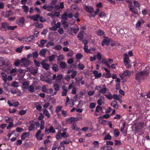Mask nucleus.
<instances>
[{
	"instance_id": "nucleus-1",
	"label": "nucleus",
	"mask_w": 150,
	"mask_h": 150,
	"mask_svg": "<svg viewBox=\"0 0 150 150\" xmlns=\"http://www.w3.org/2000/svg\"><path fill=\"white\" fill-rule=\"evenodd\" d=\"M148 73L149 71L147 70L137 72L136 75V80L137 81H139L143 79L145 76H147Z\"/></svg>"
},
{
	"instance_id": "nucleus-2",
	"label": "nucleus",
	"mask_w": 150,
	"mask_h": 150,
	"mask_svg": "<svg viewBox=\"0 0 150 150\" xmlns=\"http://www.w3.org/2000/svg\"><path fill=\"white\" fill-rule=\"evenodd\" d=\"M148 73L149 71L147 70L137 72L136 75V80L137 81H139L143 79L145 76H147Z\"/></svg>"
},
{
	"instance_id": "nucleus-3",
	"label": "nucleus",
	"mask_w": 150,
	"mask_h": 150,
	"mask_svg": "<svg viewBox=\"0 0 150 150\" xmlns=\"http://www.w3.org/2000/svg\"><path fill=\"white\" fill-rule=\"evenodd\" d=\"M123 56L124 57V62L125 66L127 68H130L131 66L130 64V60L127 54V53H125L123 55Z\"/></svg>"
},
{
	"instance_id": "nucleus-4",
	"label": "nucleus",
	"mask_w": 150,
	"mask_h": 150,
	"mask_svg": "<svg viewBox=\"0 0 150 150\" xmlns=\"http://www.w3.org/2000/svg\"><path fill=\"white\" fill-rule=\"evenodd\" d=\"M68 134L66 132L62 133L60 131H59L56 134L55 137L57 140H59L62 139V137L66 138L68 137Z\"/></svg>"
},
{
	"instance_id": "nucleus-5",
	"label": "nucleus",
	"mask_w": 150,
	"mask_h": 150,
	"mask_svg": "<svg viewBox=\"0 0 150 150\" xmlns=\"http://www.w3.org/2000/svg\"><path fill=\"white\" fill-rule=\"evenodd\" d=\"M79 30V28L78 26H76L74 28H71L69 29L67 32L70 35H72L73 33H76Z\"/></svg>"
},
{
	"instance_id": "nucleus-6",
	"label": "nucleus",
	"mask_w": 150,
	"mask_h": 150,
	"mask_svg": "<svg viewBox=\"0 0 150 150\" xmlns=\"http://www.w3.org/2000/svg\"><path fill=\"white\" fill-rule=\"evenodd\" d=\"M63 76L61 74H59L57 76L56 75L54 74L52 76V79L53 80H55L57 83H60L62 79Z\"/></svg>"
},
{
	"instance_id": "nucleus-7",
	"label": "nucleus",
	"mask_w": 150,
	"mask_h": 150,
	"mask_svg": "<svg viewBox=\"0 0 150 150\" xmlns=\"http://www.w3.org/2000/svg\"><path fill=\"white\" fill-rule=\"evenodd\" d=\"M21 67H26L28 66L30 64L29 60L25 58H23L21 59Z\"/></svg>"
},
{
	"instance_id": "nucleus-8",
	"label": "nucleus",
	"mask_w": 150,
	"mask_h": 150,
	"mask_svg": "<svg viewBox=\"0 0 150 150\" xmlns=\"http://www.w3.org/2000/svg\"><path fill=\"white\" fill-rule=\"evenodd\" d=\"M14 14V13L11 11V10L4 11L2 13L1 15L5 17H8L9 16L13 15Z\"/></svg>"
},
{
	"instance_id": "nucleus-9",
	"label": "nucleus",
	"mask_w": 150,
	"mask_h": 150,
	"mask_svg": "<svg viewBox=\"0 0 150 150\" xmlns=\"http://www.w3.org/2000/svg\"><path fill=\"white\" fill-rule=\"evenodd\" d=\"M45 132L47 134H49V133L54 134L56 133L55 129L52 125H51L48 129H45Z\"/></svg>"
},
{
	"instance_id": "nucleus-10",
	"label": "nucleus",
	"mask_w": 150,
	"mask_h": 150,
	"mask_svg": "<svg viewBox=\"0 0 150 150\" xmlns=\"http://www.w3.org/2000/svg\"><path fill=\"white\" fill-rule=\"evenodd\" d=\"M131 75V72L129 70H125L124 72L120 75L121 78H124L127 76H130Z\"/></svg>"
},
{
	"instance_id": "nucleus-11",
	"label": "nucleus",
	"mask_w": 150,
	"mask_h": 150,
	"mask_svg": "<svg viewBox=\"0 0 150 150\" xmlns=\"http://www.w3.org/2000/svg\"><path fill=\"white\" fill-rule=\"evenodd\" d=\"M42 131L41 130H38L36 134V137L38 140H41L42 139V137L43 136L42 134H41Z\"/></svg>"
},
{
	"instance_id": "nucleus-12",
	"label": "nucleus",
	"mask_w": 150,
	"mask_h": 150,
	"mask_svg": "<svg viewBox=\"0 0 150 150\" xmlns=\"http://www.w3.org/2000/svg\"><path fill=\"white\" fill-rule=\"evenodd\" d=\"M35 38L33 35H30L27 38H24V41L26 42H32L34 39Z\"/></svg>"
},
{
	"instance_id": "nucleus-13",
	"label": "nucleus",
	"mask_w": 150,
	"mask_h": 150,
	"mask_svg": "<svg viewBox=\"0 0 150 150\" xmlns=\"http://www.w3.org/2000/svg\"><path fill=\"white\" fill-rule=\"evenodd\" d=\"M61 26L60 23L58 22L56 24L55 23V26H53L51 28H50L49 29L55 31L57 30L58 28H59Z\"/></svg>"
},
{
	"instance_id": "nucleus-14",
	"label": "nucleus",
	"mask_w": 150,
	"mask_h": 150,
	"mask_svg": "<svg viewBox=\"0 0 150 150\" xmlns=\"http://www.w3.org/2000/svg\"><path fill=\"white\" fill-rule=\"evenodd\" d=\"M40 17V15L39 14H36L33 16H30L29 17V18L31 20H33L34 21H37L38 20V19Z\"/></svg>"
},
{
	"instance_id": "nucleus-15",
	"label": "nucleus",
	"mask_w": 150,
	"mask_h": 150,
	"mask_svg": "<svg viewBox=\"0 0 150 150\" xmlns=\"http://www.w3.org/2000/svg\"><path fill=\"white\" fill-rule=\"evenodd\" d=\"M111 41H110V40L108 38L105 37L102 42V45L103 46L105 45H107Z\"/></svg>"
},
{
	"instance_id": "nucleus-16",
	"label": "nucleus",
	"mask_w": 150,
	"mask_h": 150,
	"mask_svg": "<svg viewBox=\"0 0 150 150\" xmlns=\"http://www.w3.org/2000/svg\"><path fill=\"white\" fill-rule=\"evenodd\" d=\"M84 9L86 11L91 13H93L94 11L93 8L91 6H85L84 7Z\"/></svg>"
},
{
	"instance_id": "nucleus-17",
	"label": "nucleus",
	"mask_w": 150,
	"mask_h": 150,
	"mask_svg": "<svg viewBox=\"0 0 150 150\" xmlns=\"http://www.w3.org/2000/svg\"><path fill=\"white\" fill-rule=\"evenodd\" d=\"M41 64L43 67L46 70H48L49 67V65L48 64L46 63L44 61H42L41 62Z\"/></svg>"
},
{
	"instance_id": "nucleus-18",
	"label": "nucleus",
	"mask_w": 150,
	"mask_h": 150,
	"mask_svg": "<svg viewBox=\"0 0 150 150\" xmlns=\"http://www.w3.org/2000/svg\"><path fill=\"white\" fill-rule=\"evenodd\" d=\"M129 8L132 12L134 14H137L138 11L137 9L134 7L132 5L129 4Z\"/></svg>"
},
{
	"instance_id": "nucleus-19",
	"label": "nucleus",
	"mask_w": 150,
	"mask_h": 150,
	"mask_svg": "<svg viewBox=\"0 0 150 150\" xmlns=\"http://www.w3.org/2000/svg\"><path fill=\"white\" fill-rule=\"evenodd\" d=\"M1 75L2 79L5 83H6L7 81V75L5 73L2 72L1 73Z\"/></svg>"
},
{
	"instance_id": "nucleus-20",
	"label": "nucleus",
	"mask_w": 150,
	"mask_h": 150,
	"mask_svg": "<svg viewBox=\"0 0 150 150\" xmlns=\"http://www.w3.org/2000/svg\"><path fill=\"white\" fill-rule=\"evenodd\" d=\"M25 22V18L23 17L20 18L18 22V24L21 26H23Z\"/></svg>"
},
{
	"instance_id": "nucleus-21",
	"label": "nucleus",
	"mask_w": 150,
	"mask_h": 150,
	"mask_svg": "<svg viewBox=\"0 0 150 150\" xmlns=\"http://www.w3.org/2000/svg\"><path fill=\"white\" fill-rule=\"evenodd\" d=\"M74 105V100L73 99H71L69 101H68V103H66V106H69L70 107H72Z\"/></svg>"
},
{
	"instance_id": "nucleus-22",
	"label": "nucleus",
	"mask_w": 150,
	"mask_h": 150,
	"mask_svg": "<svg viewBox=\"0 0 150 150\" xmlns=\"http://www.w3.org/2000/svg\"><path fill=\"white\" fill-rule=\"evenodd\" d=\"M102 62L103 64H105L108 68L110 69V65L108 63V60L105 59H103L102 60Z\"/></svg>"
},
{
	"instance_id": "nucleus-23",
	"label": "nucleus",
	"mask_w": 150,
	"mask_h": 150,
	"mask_svg": "<svg viewBox=\"0 0 150 150\" xmlns=\"http://www.w3.org/2000/svg\"><path fill=\"white\" fill-rule=\"evenodd\" d=\"M104 97L103 96H100V98L97 100L98 103L99 105H101L104 101Z\"/></svg>"
},
{
	"instance_id": "nucleus-24",
	"label": "nucleus",
	"mask_w": 150,
	"mask_h": 150,
	"mask_svg": "<svg viewBox=\"0 0 150 150\" xmlns=\"http://www.w3.org/2000/svg\"><path fill=\"white\" fill-rule=\"evenodd\" d=\"M103 76L106 78H109L112 77V75L110 71L104 73L103 74Z\"/></svg>"
},
{
	"instance_id": "nucleus-25",
	"label": "nucleus",
	"mask_w": 150,
	"mask_h": 150,
	"mask_svg": "<svg viewBox=\"0 0 150 150\" xmlns=\"http://www.w3.org/2000/svg\"><path fill=\"white\" fill-rule=\"evenodd\" d=\"M4 119L6 123H9L13 122V120L11 117H9L8 116H5Z\"/></svg>"
},
{
	"instance_id": "nucleus-26",
	"label": "nucleus",
	"mask_w": 150,
	"mask_h": 150,
	"mask_svg": "<svg viewBox=\"0 0 150 150\" xmlns=\"http://www.w3.org/2000/svg\"><path fill=\"white\" fill-rule=\"evenodd\" d=\"M29 134L28 132L23 133L21 136V139L22 140H24L28 138Z\"/></svg>"
},
{
	"instance_id": "nucleus-27",
	"label": "nucleus",
	"mask_w": 150,
	"mask_h": 150,
	"mask_svg": "<svg viewBox=\"0 0 150 150\" xmlns=\"http://www.w3.org/2000/svg\"><path fill=\"white\" fill-rule=\"evenodd\" d=\"M47 42L46 40H42L40 41V44H38V42H37V44H38V45L39 47H43L44 46V45Z\"/></svg>"
},
{
	"instance_id": "nucleus-28",
	"label": "nucleus",
	"mask_w": 150,
	"mask_h": 150,
	"mask_svg": "<svg viewBox=\"0 0 150 150\" xmlns=\"http://www.w3.org/2000/svg\"><path fill=\"white\" fill-rule=\"evenodd\" d=\"M93 73L94 74L96 78H98L101 76V73H98L97 71L95 70L93 71Z\"/></svg>"
},
{
	"instance_id": "nucleus-29",
	"label": "nucleus",
	"mask_w": 150,
	"mask_h": 150,
	"mask_svg": "<svg viewBox=\"0 0 150 150\" xmlns=\"http://www.w3.org/2000/svg\"><path fill=\"white\" fill-rule=\"evenodd\" d=\"M144 21L142 19H141L137 22L136 25V27L137 28H140L141 24L142 23H144Z\"/></svg>"
},
{
	"instance_id": "nucleus-30",
	"label": "nucleus",
	"mask_w": 150,
	"mask_h": 150,
	"mask_svg": "<svg viewBox=\"0 0 150 150\" xmlns=\"http://www.w3.org/2000/svg\"><path fill=\"white\" fill-rule=\"evenodd\" d=\"M53 87L54 90L55 91H58L60 89V87L57 83H54L53 84Z\"/></svg>"
},
{
	"instance_id": "nucleus-31",
	"label": "nucleus",
	"mask_w": 150,
	"mask_h": 150,
	"mask_svg": "<svg viewBox=\"0 0 150 150\" xmlns=\"http://www.w3.org/2000/svg\"><path fill=\"white\" fill-rule=\"evenodd\" d=\"M22 85L23 86V89H27L29 86V83L25 81L23 82Z\"/></svg>"
},
{
	"instance_id": "nucleus-32",
	"label": "nucleus",
	"mask_w": 150,
	"mask_h": 150,
	"mask_svg": "<svg viewBox=\"0 0 150 150\" xmlns=\"http://www.w3.org/2000/svg\"><path fill=\"white\" fill-rule=\"evenodd\" d=\"M72 128L74 130L77 131H80L81 129L80 128L76 126V123H74L73 124L72 126Z\"/></svg>"
},
{
	"instance_id": "nucleus-33",
	"label": "nucleus",
	"mask_w": 150,
	"mask_h": 150,
	"mask_svg": "<svg viewBox=\"0 0 150 150\" xmlns=\"http://www.w3.org/2000/svg\"><path fill=\"white\" fill-rule=\"evenodd\" d=\"M121 98L122 96L120 94L117 95L115 94L113 95V98L116 100H119Z\"/></svg>"
},
{
	"instance_id": "nucleus-34",
	"label": "nucleus",
	"mask_w": 150,
	"mask_h": 150,
	"mask_svg": "<svg viewBox=\"0 0 150 150\" xmlns=\"http://www.w3.org/2000/svg\"><path fill=\"white\" fill-rule=\"evenodd\" d=\"M72 142V141L70 140H66L65 141H63L61 142L60 143V144L63 145L64 144H68L69 143H71Z\"/></svg>"
},
{
	"instance_id": "nucleus-35",
	"label": "nucleus",
	"mask_w": 150,
	"mask_h": 150,
	"mask_svg": "<svg viewBox=\"0 0 150 150\" xmlns=\"http://www.w3.org/2000/svg\"><path fill=\"white\" fill-rule=\"evenodd\" d=\"M111 105L112 107L115 108L117 109L118 108V105L117 102L115 101H112L111 103Z\"/></svg>"
},
{
	"instance_id": "nucleus-36",
	"label": "nucleus",
	"mask_w": 150,
	"mask_h": 150,
	"mask_svg": "<svg viewBox=\"0 0 150 150\" xmlns=\"http://www.w3.org/2000/svg\"><path fill=\"white\" fill-rule=\"evenodd\" d=\"M96 34L97 35L99 36H105V34L104 32L102 30H99L97 32Z\"/></svg>"
},
{
	"instance_id": "nucleus-37",
	"label": "nucleus",
	"mask_w": 150,
	"mask_h": 150,
	"mask_svg": "<svg viewBox=\"0 0 150 150\" xmlns=\"http://www.w3.org/2000/svg\"><path fill=\"white\" fill-rule=\"evenodd\" d=\"M100 10L99 8H97L96 10L93 14H90L89 16L90 17H94L96 15H97L99 12Z\"/></svg>"
},
{
	"instance_id": "nucleus-38",
	"label": "nucleus",
	"mask_w": 150,
	"mask_h": 150,
	"mask_svg": "<svg viewBox=\"0 0 150 150\" xmlns=\"http://www.w3.org/2000/svg\"><path fill=\"white\" fill-rule=\"evenodd\" d=\"M8 24L7 23H3L2 25V27L4 28L5 30H6L8 29Z\"/></svg>"
},
{
	"instance_id": "nucleus-39",
	"label": "nucleus",
	"mask_w": 150,
	"mask_h": 150,
	"mask_svg": "<svg viewBox=\"0 0 150 150\" xmlns=\"http://www.w3.org/2000/svg\"><path fill=\"white\" fill-rule=\"evenodd\" d=\"M92 144L93 145V147L96 148H98L99 145V142L96 141H94L92 142Z\"/></svg>"
},
{
	"instance_id": "nucleus-40",
	"label": "nucleus",
	"mask_w": 150,
	"mask_h": 150,
	"mask_svg": "<svg viewBox=\"0 0 150 150\" xmlns=\"http://www.w3.org/2000/svg\"><path fill=\"white\" fill-rule=\"evenodd\" d=\"M67 122L69 123H75V119L74 118H71L68 120Z\"/></svg>"
},
{
	"instance_id": "nucleus-41",
	"label": "nucleus",
	"mask_w": 150,
	"mask_h": 150,
	"mask_svg": "<svg viewBox=\"0 0 150 150\" xmlns=\"http://www.w3.org/2000/svg\"><path fill=\"white\" fill-rule=\"evenodd\" d=\"M33 25L36 27L37 28H41L43 27V25L42 24L39 23H35L33 24Z\"/></svg>"
},
{
	"instance_id": "nucleus-42",
	"label": "nucleus",
	"mask_w": 150,
	"mask_h": 150,
	"mask_svg": "<svg viewBox=\"0 0 150 150\" xmlns=\"http://www.w3.org/2000/svg\"><path fill=\"white\" fill-rule=\"evenodd\" d=\"M83 31H82L79 33L78 35V38L79 40H81L83 39Z\"/></svg>"
},
{
	"instance_id": "nucleus-43",
	"label": "nucleus",
	"mask_w": 150,
	"mask_h": 150,
	"mask_svg": "<svg viewBox=\"0 0 150 150\" xmlns=\"http://www.w3.org/2000/svg\"><path fill=\"white\" fill-rule=\"evenodd\" d=\"M24 47L23 46L21 45L17 48L15 50L16 52H17L20 53L22 52V49L24 48Z\"/></svg>"
},
{
	"instance_id": "nucleus-44",
	"label": "nucleus",
	"mask_w": 150,
	"mask_h": 150,
	"mask_svg": "<svg viewBox=\"0 0 150 150\" xmlns=\"http://www.w3.org/2000/svg\"><path fill=\"white\" fill-rule=\"evenodd\" d=\"M27 89L29 91L31 92H33L34 91V87L33 85L29 86Z\"/></svg>"
},
{
	"instance_id": "nucleus-45",
	"label": "nucleus",
	"mask_w": 150,
	"mask_h": 150,
	"mask_svg": "<svg viewBox=\"0 0 150 150\" xmlns=\"http://www.w3.org/2000/svg\"><path fill=\"white\" fill-rule=\"evenodd\" d=\"M52 69L55 72L59 70L58 65L56 64H54L52 68Z\"/></svg>"
},
{
	"instance_id": "nucleus-46",
	"label": "nucleus",
	"mask_w": 150,
	"mask_h": 150,
	"mask_svg": "<svg viewBox=\"0 0 150 150\" xmlns=\"http://www.w3.org/2000/svg\"><path fill=\"white\" fill-rule=\"evenodd\" d=\"M11 86H12L15 87H17L19 86L18 82L15 81L12 82L11 83Z\"/></svg>"
},
{
	"instance_id": "nucleus-47",
	"label": "nucleus",
	"mask_w": 150,
	"mask_h": 150,
	"mask_svg": "<svg viewBox=\"0 0 150 150\" xmlns=\"http://www.w3.org/2000/svg\"><path fill=\"white\" fill-rule=\"evenodd\" d=\"M56 57V55L53 54L49 57L48 58L50 61H53Z\"/></svg>"
},
{
	"instance_id": "nucleus-48",
	"label": "nucleus",
	"mask_w": 150,
	"mask_h": 150,
	"mask_svg": "<svg viewBox=\"0 0 150 150\" xmlns=\"http://www.w3.org/2000/svg\"><path fill=\"white\" fill-rule=\"evenodd\" d=\"M48 86H47L44 85L42 88V90L43 92L47 93V91Z\"/></svg>"
},
{
	"instance_id": "nucleus-49",
	"label": "nucleus",
	"mask_w": 150,
	"mask_h": 150,
	"mask_svg": "<svg viewBox=\"0 0 150 150\" xmlns=\"http://www.w3.org/2000/svg\"><path fill=\"white\" fill-rule=\"evenodd\" d=\"M56 57H57V60L58 61H60L64 59V56L62 54H60L59 56L56 55Z\"/></svg>"
},
{
	"instance_id": "nucleus-50",
	"label": "nucleus",
	"mask_w": 150,
	"mask_h": 150,
	"mask_svg": "<svg viewBox=\"0 0 150 150\" xmlns=\"http://www.w3.org/2000/svg\"><path fill=\"white\" fill-rule=\"evenodd\" d=\"M85 67V65L79 63L78 65V68L80 70H83Z\"/></svg>"
},
{
	"instance_id": "nucleus-51",
	"label": "nucleus",
	"mask_w": 150,
	"mask_h": 150,
	"mask_svg": "<svg viewBox=\"0 0 150 150\" xmlns=\"http://www.w3.org/2000/svg\"><path fill=\"white\" fill-rule=\"evenodd\" d=\"M83 57V55L80 53H77L76 56V58L77 60H80Z\"/></svg>"
},
{
	"instance_id": "nucleus-52",
	"label": "nucleus",
	"mask_w": 150,
	"mask_h": 150,
	"mask_svg": "<svg viewBox=\"0 0 150 150\" xmlns=\"http://www.w3.org/2000/svg\"><path fill=\"white\" fill-rule=\"evenodd\" d=\"M84 50L85 52L87 53L90 52V50L88 49V46L86 45H85L84 46Z\"/></svg>"
},
{
	"instance_id": "nucleus-53",
	"label": "nucleus",
	"mask_w": 150,
	"mask_h": 150,
	"mask_svg": "<svg viewBox=\"0 0 150 150\" xmlns=\"http://www.w3.org/2000/svg\"><path fill=\"white\" fill-rule=\"evenodd\" d=\"M43 113L47 117L49 118L50 117V115L47 110L45 109L44 110Z\"/></svg>"
},
{
	"instance_id": "nucleus-54",
	"label": "nucleus",
	"mask_w": 150,
	"mask_h": 150,
	"mask_svg": "<svg viewBox=\"0 0 150 150\" xmlns=\"http://www.w3.org/2000/svg\"><path fill=\"white\" fill-rule=\"evenodd\" d=\"M119 134V132L117 129H115L114 132V135L115 137H118Z\"/></svg>"
},
{
	"instance_id": "nucleus-55",
	"label": "nucleus",
	"mask_w": 150,
	"mask_h": 150,
	"mask_svg": "<svg viewBox=\"0 0 150 150\" xmlns=\"http://www.w3.org/2000/svg\"><path fill=\"white\" fill-rule=\"evenodd\" d=\"M72 10H76V11H79V9L78 7L76 5H73L72 6Z\"/></svg>"
},
{
	"instance_id": "nucleus-56",
	"label": "nucleus",
	"mask_w": 150,
	"mask_h": 150,
	"mask_svg": "<svg viewBox=\"0 0 150 150\" xmlns=\"http://www.w3.org/2000/svg\"><path fill=\"white\" fill-rule=\"evenodd\" d=\"M40 123V129L41 130L43 129L44 128L45 122L44 121L42 120L41 121Z\"/></svg>"
},
{
	"instance_id": "nucleus-57",
	"label": "nucleus",
	"mask_w": 150,
	"mask_h": 150,
	"mask_svg": "<svg viewBox=\"0 0 150 150\" xmlns=\"http://www.w3.org/2000/svg\"><path fill=\"white\" fill-rule=\"evenodd\" d=\"M62 108V107L61 106H59L57 107L56 108V109L55 110V111L57 113H58L61 110V109Z\"/></svg>"
},
{
	"instance_id": "nucleus-58",
	"label": "nucleus",
	"mask_w": 150,
	"mask_h": 150,
	"mask_svg": "<svg viewBox=\"0 0 150 150\" xmlns=\"http://www.w3.org/2000/svg\"><path fill=\"white\" fill-rule=\"evenodd\" d=\"M105 96L106 98L109 99L111 100L113 98V96H112L111 94L110 93H109L108 94H105Z\"/></svg>"
},
{
	"instance_id": "nucleus-59",
	"label": "nucleus",
	"mask_w": 150,
	"mask_h": 150,
	"mask_svg": "<svg viewBox=\"0 0 150 150\" xmlns=\"http://www.w3.org/2000/svg\"><path fill=\"white\" fill-rule=\"evenodd\" d=\"M62 25L64 28H67L68 27V23L66 21H64L62 23Z\"/></svg>"
},
{
	"instance_id": "nucleus-60",
	"label": "nucleus",
	"mask_w": 150,
	"mask_h": 150,
	"mask_svg": "<svg viewBox=\"0 0 150 150\" xmlns=\"http://www.w3.org/2000/svg\"><path fill=\"white\" fill-rule=\"evenodd\" d=\"M32 57L33 58H36L38 57V53L37 52H33L32 53Z\"/></svg>"
},
{
	"instance_id": "nucleus-61",
	"label": "nucleus",
	"mask_w": 150,
	"mask_h": 150,
	"mask_svg": "<svg viewBox=\"0 0 150 150\" xmlns=\"http://www.w3.org/2000/svg\"><path fill=\"white\" fill-rule=\"evenodd\" d=\"M46 53V51L44 49L42 50L40 52V54L41 56H44Z\"/></svg>"
},
{
	"instance_id": "nucleus-62",
	"label": "nucleus",
	"mask_w": 150,
	"mask_h": 150,
	"mask_svg": "<svg viewBox=\"0 0 150 150\" xmlns=\"http://www.w3.org/2000/svg\"><path fill=\"white\" fill-rule=\"evenodd\" d=\"M53 49L57 50H60L62 49V47L59 45H57L54 47Z\"/></svg>"
},
{
	"instance_id": "nucleus-63",
	"label": "nucleus",
	"mask_w": 150,
	"mask_h": 150,
	"mask_svg": "<svg viewBox=\"0 0 150 150\" xmlns=\"http://www.w3.org/2000/svg\"><path fill=\"white\" fill-rule=\"evenodd\" d=\"M21 63V61L19 59H17L15 61V62L14 64L15 66H18L19 65L20 63Z\"/></svg>"
},
{
	"instance_id": "nucleus-64",
	"label": "nucleus",
	"mask_w": 150,
	"mask_h": 150,
	"mask_svg": "<svg viewBox=\"0 0 150 150\" xmlns=\"http://www.w3.org/2000/svg\"><path fill=\"white\" fill-rule=\"evenodd\" d=\"M22 8L23 9L24 11L26 13H27L28 11L29 8L28 6L24 5L22 7Z\"/></svg>"
}]
</instances>
